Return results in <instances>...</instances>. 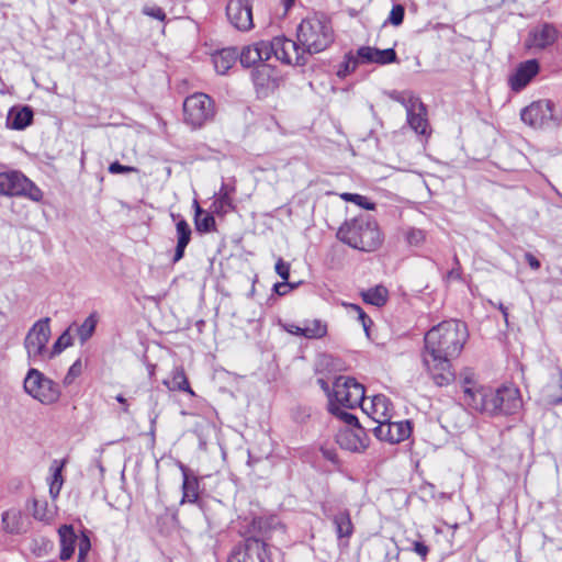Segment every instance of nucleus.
Instances as JSON below:
<instances>
[{"instance_id":"obj_10","label":"nucleus","mask_w":562,"mask_h":562,"mask_svg":"<svg viewBox=\"0 0 562 562\" xmlns=\"http://www.w3.org/2000/svg\"><path fill=\"white\" fill-rule=\"evenodd\" d=\"M333 401L341 407L353 408L364 403V387L353 378L338 376L334 382Z\"/></svg>"},{"instance_id":"obj_26","label":"nucleus","mask_w":562,"mask_h":562,"mask_svg":"<svg viewBox=\"0 0 562 562\" xmlns=\"http://www.w3.org/2000/svg\"><path fill=\"white\" fill-rule=\"evenodd\" d=\"M181 471L183 475L181 503L193 504L199 499V479L184 465H181Z\"/></svg>"},{"instance_id":"obj_43","label":"nucleus","mask_w":562,"mask_h":562,"mask_svg":"<svg viewBox=\"0 0 562 562\" xmlns=\"http://www.w3.org/2000/svg\"><path fill=\"white\" fill-rule=\"evenodd\" d=\"M387 95L392 100L401 103L405 108V110L412 109L413 104H417V101L419 100L418 98H416V97H414L412 94H408V93H405V92L395 91V90L389 92Z\"/></svg>"},{"instance_id":"obj_20","label":"nucleus","mask_w":562,"mask_h":562,"mask_svg":"<svg viewBox=\"0 0 562 562\" xmlns=\"http://www.w3.org/2000/svg\"><path fill=\"white\" fill-rule=\"evenodd\" d=\"M238 57L244 67H251L259 61L268 60L270 58L268 42L261 41L243 47Z\"/></svg>"},{"instance_id":"obj_37","label":"nucleus","mask_w":562,"mask_h":562,"mask_svg":"<svg viewBox=\"0 0 562 562\" xmlns=\"http://www.w3.org/2000/svg\"><path fill=\"white\" fill-rule=\"evenodd\" d=\"M32 515L35 519L44 522H49L55 516V512L49 508L44 499H33Z\"/></svg>"},{"instance_id":"obj_52","label":"nucleus","mask_w":562,"mask_h":562,"mask_svg":"<svg viewBox=\"0 0 562 562\" xmlns=\"http://www.w3.org/2000/svg\"><path fill=\"white\" fill-rule=\"evenodd\" d=\"M137 169L132 166H124L121 165L119 161H114L110 164L109 166V172L116 175V173H130V172H136Z\"/></svg>"},{"instance_id":"obj_63","label":"nucleus","mask_w":562,"mask_h":562,"mask_svg":"<svg viewBox=\"0 0 562 562\" xmlns=\"http://www.w3.org/2000/svg\"><path fill=\"white\" fill-rule=\"evenodd\" d=\"M283 5H284V10L285 12L289 11V9L293 5L294 3V0H281Z\"/></svg>"},{"instance_id":"obj_45","label":"nucleus","mask_w":562,"mask_h":562,"mask_svg":"<svg viewBox=\"0 0 562 562\" xmlns=\"http://www.w3.org/2000/svg\"><path fill=\"white\" fill-rule=\"evenodd\" d=\"M91 549V542L87 535L82 533L78 539V562H87V554Z\"/></svg>"},{"instance_id":"obj_8","label":"nucleus","mask_w":562,"mask_h":562,"mask_svg":"<svg viewBox=\"0 0 562 562\" xmlns=\"http://www.w3.org/2000/svg\"><path fill=\"white\" fill-rule=\"evenodd\" d=\"M50 319L48 317L38 319L29 329L24 338V348L30 364L45 361L47 359V342L50 338Z\"/></svg>"},{"instance_id":"obj_59","label":"nucleus","mask_w":562,"mask_h":562,"mask_svg":"<svg viewBox=\"0 0 562 562\" xmlns=\"http://www.w3.org/2000/svg\"><path fill=\"white\" fill-rule=\"evenodd\" d=\"M266 70H270L267 65H265V64L259 65L258 68L256 69V71H255V74H254L255 80L258 81L260 74L266 71Z\"/></svg>"},{"instance_id":"obj_7","label":"nucleus","mask_w":562,"mask_h":562,"mask_svg":"<svg viewBox=\"0 0 562 562\" xmlns=\"http://www.w3.org/2000/svg\"><path fill=\"white\" fill-rule=\"evenodd\" d=\"M23 387L30 396L44 405L54 404L60 397L59 385L34 368L27 371Z\"/></svg>"},{"instance_id":"obj_35","label":"nucleus","mask_w":562,"mask_h":562,"mask_svg":"<svg viewBox=\"0 0 562 562\" xmlns=\"http://www.w3.org/2000/svg\"><path fill=\"white\" fill-rule=\"evenodd\" d=\"M344 408L345 407H341L337 403H334V401L330 398V402L328 404V411L338 419L344 422L347 426L346 428L359 427L360 424L358 418L353 414L345 411Z\"/></svg>"},{"instance_id":"obj_39","label":"nucleus","mask_w":562,"mask_h":562,"mask_svg":"<svg viewBox=\"0 0 562 562\" xmlns=\"http://www.w3.org/2000/svg\"><path fill=\"white\" fill-rule=\"evenodd\" d=\"M460 384L463 391V395H467V391L472 392L481 386L475 380L474 372L468 368L460 373Z\"/></svg>"},{"instance_id":"obj_48","label":"nucleus","mask_w":562,"mask_h":562,"mask_svg":"<svg viewBox=\"0 0 562 562\" xmlns=\"http://www.w3.org/2000/svg\"><path fill=\"white\" fill-rule=\"evenodd\" d=\"M142 12L145 15L150 16L156 20H159V21H165V19H166L165 11L158 5H144L142 9Z\"/></svg>"},{"instance_id":"obj_54","label":"nucleus","mask_w":562,"mask_h":562,"mask_svg":"<svg viewBox=\"0 0 562 562\" xmlns=\"http://www.w3.org/2000/svg\"><path fill=\"white\" fill-rule=\"evenodd\" d=\"M348 307L355 314H357L358 319L362 323L363 321L370 318L364 311L357 304H349Z\"/></svg>"},{"instance_id":"obj_34","label":"nucleus","mask_w":562,"mask_h":562,"mask_svg":"<svg viewBox=\"0 0 562 562\" xmlns=\"http://www.w3.org/2000/svg\"><path fill=\"white\" fill-rule=\"evenodd\" d=\"M389 291L383 285H376L362 293L364 302L374 306H383L387 301Z\"/></svg>"},{"instance_id":"obj_53","label":"nucleus","mask_w":562,"mask_h":562,"mask_svg":"<svg viewBox=\"0 0 562 562\" xmlns=\"http://www.w3.org/2000/svg\"><path fill=\"white\" fill-rule=\"evenodd\" d=\"M295 285L294 284H291L289 283L288 281H283V282H280V283H276L273 285V290L274 292L278 294V295H285L289 291V289H294Z\"/></svg>"},{"instance_id":"obj_22","label":"nucleus","mask_w":562,"mask_h":562,"mask_svg":"<svg viewBox=\"0 0 562 562\" xmlns=\"http://www.w3.org/2000/svg\"><path fill=\"white\" fill-rule=\"evenodd\" d=\"M406 113L409 126L417 134L425 135L428 127V121L426 119V108L420 100L417 101V104H413L412 109H407Z\"/></svg>"},{"instance_id":"obj_3","label":"nucleus","mask_w":562,"mask_h":562,"mask_svg":"<svg viewBox=\"0 0 562 562\" xmlns=\"http://www.w3.org/2000/svg\"><path fill=\"white\" fill-rule=\"evenodd\" d=\"M337 238L355 249L367 252L376 250L383 241L378 223L370 215L346 221L339 227Z\"/></svg>"},{"instance_id":"obj_32","label":"nucleus","mask_w":562,"mask_h":562,"mask_svg":"<svg viewBox=\"0 0 562 562\" xmlns=\"http://www.w3.org/2000/svg\"><path fill=\"white\" fill-rule=\"evenodd\" d=\"M304 337L321 339L327 335V324L321 319H306L303 323Z\"/></svg>"},{"instance_id":"obj_47","label":"nucleus","mask_w":562,"mask_h":562,"mask_svg":"<svg viewBox=\"0 0 562 562\" xmlns=\"http://www.w3.org/2000/svg\"><path fill=\"white\" fill-rule=\"evenodd\" d=\"M374 48L370 46H362L357 50V55L355 56L358 58V64H374Z\"/></svg>"},{"instance_id":"obj_4","label":"nucleus","mask_w":562,"mask_h":562,"mask_svg":"<svg viewBox=\"0 0 562 562\" xmlns=\"http://www.w3.org/2000/svg\"><path fill=\"white\" fill-rule=\"evenodd\" d=\"M297 41L303 53L313 55L328 48L334 42V30L330 21L324 15L308 16L299 24Z\"/></svg>"},{"instance_id":"obj_13","label":"nucleus","mask_w":562,"mask_h":562,"mask_svg":"<svg viewBox=\"0 0 562 562\" xmlns=\"http://www.w3.org/2000/svg\"><path fill=\"white\" fill-rule=\"evenodd\" d=\"M229 23L239 31H249L254 26L252 8L249 0H229L226 5Z\"/></svg>"},{"instance_id":"obj_31","label":"nucleus","mask_w":562,"mask_h":562,"mask_svg":"<svg viewBox=\"0 0 562 562\" xmlns=\"http://www.w3.org/2000/svg\"><path fill=\"white\" fill-rule=\"evenodd\" d=\"M66 462L67 461L65 459L61 460L60 462L54 460L50 465L52 479L49 482V495L54 499L58 497L64 484V477L61 473Z\"/></svg>"},{"instance_id":"obj_17","label":"nucleus","mask_w":562,"mask_h":562,"mask_svg":"<svg viewBox=\"0 0 562 562\" xmlns=\"http://www.w3.org/2000/svg\"><path fill=\"white\" fill-rule=\"evenodd\" d=\"M362 411L367 413L373 422L381 425V423L387 422L393 416V405L385 395H374L369 404L366 402L362 404Z\"/></svg>"},{"instance_id":"obj_55","label":"nucleus","mask_w":562,"mask_h":562,"mask_svg":"<svg viewBox=\"0 0 562 562\" xmlns=\"http://www.w3.org/2000/svg\"><path fill=\"white\" fill-rule=\"evenodd\" d=\"M414 551L425 560L429 550L425 543L416 541L414 542Z\"/></svg>"},{"instance_id":"obj_9","label":"nucleus","mask_w":562,"mask_h":562,"mask_svg":"<svg viewBox=\"0 0 562 562\" xmlns=\"http://www.w3.org/2000/svg\"><path fill=\"white\" fill-rule=\"evenodd\" d=\"M227 562H273L270 546L257 537H247L234 547Z\"/></svg>"},{"instance_id":"obj_29","label":"nucleus","mask_w":562,"mask_h":562,"mask_svg":"<svg viewBox=\"0 0 562 562\" xmlns=\"http://www.w3.org/2000/svg\"><path fill=\"white\" fill-rule=\"evenodd\" d=\"M176 228H177L178 241H177V247H176L175 255L172 258L173 263L180 261L183 258L186 247L190 243L191 234H192L191 228L186 220H180L177 223Z\"/></svg>"},{"instance_id":"obj_30","label":"nucleus","mask_w":562,"mask_h":562,"mask_svg":"<svg viewBox=\"0 0 562 562\" xmlns=\"http://www.w3.org/2000/svg\"><path fill=\"white\" fill-rule=\"evenodd\" d=\"M164 384L171 391L178 390L188 392L190 395H194V392L190 387L188 378L182 367L175 368L172 371L171 380H165Z\"/></svg>"},{"instance_id":"obj_19","label":"nucleus","mask_w":562,"mask_h":562,"mask_svg":"<svg viewBox=\"0 0 562 562\" xmlns=\"http://www.w3.org/2000/svg\"><path fill=\"white\" fill-rule=\"evenodd\" d=\"M366 432L361 426L340 429L336 436L337 443L347 450L358 451L366 448Z\"/></svg>"},{"instance_id":"obj_16","label":"nucleus","mask_w":562,"mask_h":562,"mask_svg":"<svg viewBox=\"0 0 562 562\" xmlns=\"http://www.w3.org/2000/svg\"><path fill=\"white\" fill-rule=\"evenodd\" d=\"M539 70L540 65L537 59L520 63L508 78L510 89L515 92L521 91L539 74Z\"/></svg>"},{"instance_id":"obj_6","label":"nucleus","mask_w":562,"mask_h":562,"mask_svg":"<svg viewBox=\"0 0 562 562\" xmlns=\"http://www.w3.org/2000/svg\"><path fill=\"white\" fill-rule=\"evenodd\" d=\"M215 116L213 99L203 92H195L183 101V117L192 128H200Z\"/></svg>"},{"instance_id":"obj_60","label":"nucleus","mask_w":562,"mask_h":562,"mask_svg":"<svg viewBox=\"0 0 562 562\" xmlns=\"http://www.w3.org/2000/svg\"><path fill=\"white\" fill-rule=\"evenodd\" d=\"M115 398L119 403L123 405V412L128 413V404L126 398L122 394H119Z\"/></svg>"},{"instance_id":"obj_58","label":"nucleus","mask_w":562,"mask_h":562,"mask_svg":"<svg viewBox=\"0 0 562 562\" xmlns=\"http://www.w3.org/2000/svg\"><path fill=\"white\" fill-rule=\"evenodd\" d=\"M526 260L532 269H538L540 267L539 260L531 254H526Z\"/></svg>"},{"instance_id":"obj_33","label":"nucleus","mask_w":562,"mask_h":562,"mask_svg":"<svg viewBox=\"0 0 562 562\" xmlns=\"http://www.w3.org/2000/svg\"><path fill=\"white\" fill-rule=\"evenodd\" d=\"M195 205V227L196 231L201 233H209L215 228V220L214 216L210 213H205L196 201H194Z\"/></svg>"},{"instance_id":"obj_57","label":"nucleus","mask_w":562,"mask_h":562,"mask_svg":"<svg viewBox=\"0 0 562 562\" xmlns=\"http://www.w3.org/2000/svg\"><path fill=\"white\" fill-rule=\"evenodd\" d=\"M317 383L322 387V390L327 394L329 403L330 398L333 400V393L330 392L328 383L324 379H318Z\"/></svg>"},{"instance_id":"obj_15","label":"nucleus","mask_w":562,"mask_h":562,"mask_svg":"<svg viewBox=\"0 0 562 562\" xmlns=\"http://www.w3.org/2000/svg\"><path fill=\"white\" fill-rule=\"evenodd\" d=\"M559 37V31L551 23H541L535 26L528 34L526 46L529 48L544 49L552 46Z\"/></svg>"},{"instance_id":"obj_49","label":"nucleus","mask_w":562,"mask_h":562,"mask_svg":"<svg viewBox=\"0 0 562 562\" xmlns=\"http://www.w3.org/2000/svg\"><path fill=\"white\" fill-rule=\"evenodd\" d=\"M425 239V234L422 229L412 228L406 234V240L409 245L418 246Z\"/></svg>"},{"instance_id":"obj_28","label":"nucleus","mask_w":562,"mask_h":562,"mask_svg":"<svg viewBox=\"0 0 562 562\" xmlns=\"http://www.w3.org/2000/svg\"><path fill=\"white\" fill-rule=\"evenodd\" d=\"M237 57L238 50L233 47L216 52L212 57L216 72L220 75H225L236 63Z\"/></svg>"},{"instance_id":"obj_44","label":"nucleus","mask_w":562,"mask_h":562,"mask_svg":"<svg viewBox=\"0 0 562 562\" xmlns=\"http://www.w3.org/2000/svg\"><path fill=\"white\" fill-rule=\"evenodd\" d=\"M341 199L347 202H353L360 206H362L366 210H373L374 203L368 201V199L363 195L357 194V193H342Z\"/></svg>"},{"instance_id":"obj_21","label":"nucleus","mask_w":562,"mask_h":562,"mask_svg":"<svg viewBox=\"0 0 562 562\" xmlns=\"http://www.w3.org/2000/svg\"><path fill=\"white\" fill-rule=\"evenodd\" d=\"M541 401L546 405H559L562 403V372L553 375L541 391Z\"/></svg>"},{"instance_id":"obj_5","label":"nucleus","mask_w":562,"mask_h":562,"mask_svg":"<svg viewBox=\"0 0 562 562\" xmlns=\"http://www.w3.org/2000/svg\"><path fill=\"white\" fill-rule=\"evenodd\" d=\"M524 123L533 128L554 130L562 122V113L551 100H538L520 112Z\"/></svg>"},{"instance_id":"obj_42","label":"nucleus","mask_w":562,"mask_h":562,"mask_svg":"<svg viewBox=\"0 0 562 562\" xmlns=\"http://www.w3.org/2000/svg\"><path fill=\"white\" fill-rule=\"evenodd\" d=\"M357 67L358 58H356L351 53H349L345 56L344 61L339 66V69L337 70V76L340 78H345L346 76L355 71Z\"/></svg>"},{"instance_id":"obj_23","label":"nucleus","mask_w":562,"mask_h":562,"mask_svg":"<svg viewBox=\"0 0 562 562\" xmlns=\"http://www.w3.org/2000/svg\"><path fill=\"white\" fill-rule=\"evenodd\" d=\"M331 521L335 526V530L339 541L346 540L345 544L348 543L349 538L353 533V524L351 521L350 513L348 509L338 510L333 517Z\"/></svg>"},{"instance_id":"obj_41","label":"nucleus","mask_w":562,"mask_h":562,"mask_svg":"<svg viewBox=\"0 0 562 562\" xmlns=\"http://www.w3.org/2000/svg\"><path fill=\"white\" fill-rule=\"evenodd\" d=\"M71 344H72L71 336L68 334V331H64L58 337V339L55 341V344L53 345L52 350L50 351L48 350L47 359H50V358L55 357L56 355H59L65 348H67L68 346H71Z\"/></svg>"},{"instance_id":"obj_11","label":"nucleus","mask_w":562,"mask_h":562,"mask_svg":"<svg viewBox=\"0 0 562 562\" xmlns=\"http://www.w3.org/2000/svg\"><path fill=\"white\" fill-rule=\"evenodd\" d=\"M0 194L26 195L34 201L42 198L41 190L19 171L0 173Z\"/></svg>"},{"instance_id":"obj_38","label":"nucleus","mask_w":562,"mask_h":562,"mask_svg":"<svg viewBox=\"0 0 562 562\" xmlns=\"http://www.w3.org/2000/svg\"><path fill=\"white\" fill-rule=\"evenodd\" d=\"M2 524L5 531L19 533L22 529L21 515L16 510H8L2 515Z\"/></svg>"},{"instance_id":"obj_27","label":"nucleus","mask_w":562,"mask_h":562,"mask_svg":"<svg viewBox=\"0 0 562 562\" xmlns=\"http://www.w3.org/2000/svg\"><path fill=\"white\" fill-rule=\"evenodd\" d=\"M32 121L33 111L30 106L13 108L9 111L7 125L12 130L21 131L27 127Z\"/></svg>"},{"instance_id":"obj_46","label":"nucleus","mask_w":562,"mask_h":562,"mask_svg":"<svg viewBox=\"0 0 562 562\" xmlns=\"http://www.w3.org/2000/svg\"><path fill=\"white\" fill-rule=\"evenodd\" d=\"M404 16L405 8L402 4H394L387 18V22L394 26H398L403 23Z\"/></svg>"},{"instance_id":"obj_24","label":"nucleus","mask_w":562,"mask_h":562,"mask_svg":"<svg viewBox=\"0 0 562 562\" xmlns=\"http://www.w3.org/2000/svg\"><path fill=\"white\" fill-rule=\"evenodd\" d=\"M58 535L60 540L59 558L61 561H67L71 558V555L75 552L78 538L71 525H63L58 529Z\"/></svg>"},{"instance_id":"obj_64","label":"nucleus","mask_w":562,"mask_h":562,"mask_svg":"<svg viewBox=\"0 0 562 562\" xmlns=\"http://www.w3.org/2000/svg\"><path fill=\"white\" fill-rule=\"evenodd\" d=\"M438 497L440 499H450L451 498V494H447V493L441 492V493L438 494Z\"/></svg>"},{"instance_id":"obj_62","label":"nucleus","mask_w":562,"mask_h":562,"mask_svg":"<svg viewBox=\"0 0 562 562\" xmlns=\"http://www.w3.org/2000/svg\"><path fill=\"white\" fill-rule=\"evenodd\" d=\"M361 324L363 326L364 331L369 336V327L372 324V321L370 318H368V319L363 321Z\"/></svg>"},{"instance_id":"obj_1","label":"nucleus","mask_w":562,"mask_h":562,"mask_svg":"<svg viewBox=\"0 0 562 562\" xmlns=\"http://www.w3.org/2000/svg\"><path fill=\"white\" fill-rule=\"evenodd\" d=\"M467 339V326L457 319L443 321L426 333L423 363L436 385L445 386L454 380L450 359L460 355Z\"/></svg>"},{"instance_id":"obj_56","label":"nucleus","mask_w":562,"mask_h":562,"mask_svg":"<svg viewBox=\"0 0 562 562\" xmlns=\"http://www.w3.org/2000/svg\"><path fill=\"white\" fill-rule=\"evenodd\" d=\"M284 328L288 333H290L292 335L304 337L303 326H299L295 324H288L284 326Z\"/></svg>"},{"instance_id":"obj_2","label":"nucleus","mask_w":562,"mask_h":562,"mask_svg":"<svg viewBox=\"0 0 562 562\" xmlns=\"http://www.w3.org/2000/svg\"><path fill=\"white\" fill-rule=\"evenodd\" d=\"M463 402L469 408L491 416L515 414L522 404L518 389L501 387L494 390L484 385L472 392L467 391V395H463Z\"/></svg>"},{"instance_id":"obj_14","label":"nucleus","mask_w":562,"mask_h":562,"mask_svg":"<svg viewBox=\"0 0 562 562\" xmlns=\"http://www.w3.org/2000/svg\"><path fill=\"white\" fill-rule=\"evenodd\" d=\"M373 432L379 440L398 443L411 436L412 428L408 420L391 422V419H389L378 425L373 429Z\"/></svg>"},{"instance_id":"obj_25","label":"nucleus","mask_w":562,"mask_h":562,"mask_svg":"<svg viewBox=\"0 0 562 562\" xmlns=\"http://www.w3.org/2000/svg\"><path fill=\"white\" fill-rule=\"evenodd\" d=\"M235 192V187L223 183L218 193L211 205L213 213L224 215L234 209L232 194Z\"/></svg>"},{"instance_id":"obj_12","label":"nucleus","mask_w":562,"mask_h":562,"mask_svg":"<svg viewBox=\"0 0 562 562\" xmlns=\"http://www.w3.org/2000/svg\"><path fill=\"white\" fill-rule=\"evenodd\" d=\"M270 57L273 55L278 60L286 65L304 66L307 63L306 54L297 42L285 36H276L268 42Z\"/></svg>"},{"instance_id":"obj_40","label":"nucleus","mask_w":562,"mask_h":562,"mask_svg":"<svg viewBox=\"0 0 562 562\" xmlns=\"http://www.w3.org/2000/svg\"><path fill=\"white\" fill-rule=\"evenodd\" d=\"M395 61H397V55L393 48H374V64L387 65Z\"/></svg>"},{"instance_id":"obj_50","label":"nucleus","mask_w":562,"mask_h":562,"mask_svg":"<svg viewBox=\"0 0 562 562\" xmlns=\"http://www.w3.org/2000/svg\"><path fill=\"white\" fill-rule=\"evenodd\" d=\"M81 369H82L81 361L80 360L75 361L68 370V372L64 379V383L66 385L71 384L74 379L81 374Z\"/></svg>"},{"instance_id":"obj_51","label":"nucleus","mask_w":562,"mask_h":562,"mask_svg":"<svg viewBox=\"0 0 562 562\" xmlns=\"http://www.w3.org/2000/svg\"><path fill=\"white\" fill-rule=\"evenodd\" d=\"M276 272L283 280L288 281L290 277V263L284 261L282 258H279L276 262Z\"/></svg>"},{"instance_id":"obj_18","label":"nucleus","mask_w":562,"mask_h":562,"mask_svg":"<svg viewBox=\"0 0 562 562\" xmlns=\"http://www.w3.org/2000/svg\"><path fill=\"white\" fill-rule=\"evenodd\" d=\"M254 531L257 532L254 537L267 543V540H272L276 537L283 536L285 527L280 519L276 516L258 517L252 520Z\"/></svg>"},{"instance_id":"obj_61","label":"nucleus","mask_w":562,"mask_h":562,"mask_svg":"<svg viewBox=\"0 0 562 562\" xmlns=\"http://www.w3.org/2000/svg\"><path fill=\"white\" fill-rule=\"evenodd\" d=\"M497 308L502 312L505 322L508 323L507 307L503 303H498L497 304Z\"/></svg>"},{"instance_id":"obj_36","label":"nucleus","mask_w":562,"mask_h":562,"mask_svg":"<svg viewBox=\"0 0 562 562\" xmlns=\"http://www.w3.org/2000/svg\"><path fill=\"white\" fill-rule=\"evenodd\" d=\"M99 321V316L97 312H92L83 323L78 327L77 334L81 344H85L88 339L93 335L97 324Z\"/></svg>"}]
</instances>
